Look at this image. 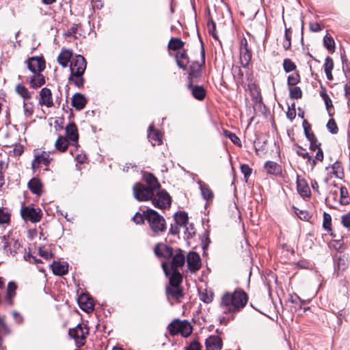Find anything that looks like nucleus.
Here are the masks:
<instances>
[{
  "label": "nucleus",
  "instance_id": "obj_60",
  "mask_svg": "<svg viewBox=\"0 0 350 350\" xmlns=\"http://www.w3.org/2000/svg\"><path fill=\"white\" fill-rule=\"evenodd\" d=\"M12 316H13V318L15 321V322L18 324H22L23 322V316L18 313V312L16 311H13L12 312Z\"/></svg>",
  "mask_w": 350,
  "mask_h": 350
},
{
  "label": "nucleus",
  "instance_id": "obj_46",
  "mask_svg": "<svg viewBox=\"0 0 350 350\" xmlns=\"http://www.w3.org/2000/svg\"><path fill=\"white\" fill-rule=\"evenodd\" d=\"M167 293L176 299L182 297L183 295L181 290L178 287H167Z\"/></svg>",
  "mask_w": 350,
  "mask_h": 350
},
{
  "label": "nucleus",
  "instance_id": "obj_57",
  "mask_svg": "<svg viewBox=\"0 0 350 350\" xmlns=\"http://www.w3.org/2000/svg\"><path fill=\"white\" fill-rule=\"evenodd\" d=\"M145 212L144 211L142 214L139 213H137L134 217H133V221L137 224H140L144 223V219H146L145 217Z\"/></svg>",
  "mask_w": 350,
  "mask_h": 350
},
{
  "label": "nucleus",
  "instance_id": "obj_30",
  "mask_svg": "<svg viewBox=\"0 0 350 350\" xmlns=\"http://www.w3.org/2000/svg\"><path fill=\"white\" fill-rule=\"evenodd\" d=\"M53 272L57 275H63L68 272V267L67 263L54 261L51 265Z\"/></svg>",
  "mask_w": 350,
  "mask_h": 350
},
{
  "label": "nucleus",
  "instance_id": "obj_37",
  "mask_svg": "<svg viewBox=\"0 0 350 350\" xmlns=\"http://www.w3.org/2000/svg\"><path fill=\"white\" fill-rule=\"evenodd\" d=\"M323 45L329 51H335V42L331 35L327 33L323 38Z\"/></svg>",
  "mask_w": 350,
  "mask_h": 350
},
{
  "label": "nucleus",
  "instance_id": "obj_9",
  "mask_svg": "<svg viewBox=\"0 0 350 350\" xmlns=\"http://www.w3.org/2000/svg\"><path fill=\"white\" fill-rule=\"evenodd\" d=\"M1 240V245L7 253L16 254L21 247L20 243L10 236H3Z\"/></svg>",
  "mask_w": 350,
  "mask_h": 350
},
{
  "label": "nucleus",
  "instance_id": "obj_36",
  "mask_svg": "<svg viewBox=\"0 0 350 350\" xmlns=\"http://www.w3.org/2000/svg\"><path fill=\"white\" fill-rule=\"evenodd\" d=\"M55 145L57 150L64 152L69 145V142L66 137L59 136L56 140Z\"/></svg>",
  "mask_w": 350,
  "mask_h": 350
},
{
  "label": "nucleus",
  "instance_id": "obj_56",
  "mask_svg": "<svg viewBox=\"0 0 350 350\" xmlns=\"http://www.w3.org/2000/svg\"><path fill=\"white\" fill-rule=\"evenodd\" d=\"M296 152L298 155L302 157L304 159H307V161L311 160V156L308 152H306L305 149L302 148L301 147L298 146Z\"/></svg>",
  "mask_w": 350,
  "mask_h": 350
},
{
  "label": "nucleus",
  "instance_id": "obj_16",
  "mask_svg": "<svg viewBox=\"0 0 350 350\" xmlns=\"http://www.w3.org/2000/svg\"><path fill=\"white\" fill-rule=\"evenodd\" d=\"M38 104L48 108L53 106L52 93L50 89L44 88L40 90L38 97Z\"/></svg>",
  "mask_w": 350,
  "mask_h": 350
},
{
  "label": "nucleus",
  "instance_id": "obj_40",
  "mask_svg": "<svg viewBox=\"0 0 350 350\" xmlns=\"http://www.w3.org/2000/svg\"><path fill=\"white\" fill-rule=\"evenodd\" d=\"M340 203L342 205H347L350 202L349 192L345 187H341L340 189Z\"/></svg>",
  "mask_w": 350,
  "mask_h": 350
},
{
  "label": "nucleus",
  "instance_id": "obj_54",
  "mask_svg": "<svg viewBox=\"0 0 350 350\" xmlns=\"http://www.w3.org/2000/svg\"><path fill=\"white\" fill-rule=\"evenodd\" d=\"M10 333L11 330L5 323L4 318L1 321H0V334L7 335Z\"/></svg>",
  "mask_w": 350,
  "mask_h": 350
},
{
  "label": "nucleus",
  "instance_id": "obj_6",
  "mask_svg": "<svg viewBox=\"0 0 350 350\" xmlns=\"http://www.w3.org/2000/svg\"><path fill=\"white\" fill-rule=\"evenodd\" d=\"M69 336L72 338L76 345L78 347H81L85 345V339L89 334L88 327L83 324H79L73 329H70Z\"/></svg>",
  "mask_w": 350,
  "mask_h": 350
},
{
  "label": "nucleus",
  "instance_id": "obj_26",
  "mask_svg": "<svg viewBox=\"0 0 350 350\" xmlns=\"http://www.w3.org/2000/svg\"><path fill=\"white\" fill-rule=\"evenodd\" d=\"M187 88L191 90V94L195 98L199 100H202L206 96V92L202 86H193L192 85V82L190 81L187 85Z\"/></svg>",
  "mask_w": 350,
  "mask_h": 350
},
{
  "label": "nucleus",
  "instance_id": "obj_11",
  "mask_svg": "<svg viewBox=\"0 0 350 350\" xmlns=\"http://www.w3.org/2000/svg\"><path fill=\"white\" fill-rule=\"evenodd\" d=\"M154 206L159 208H165L171 204L170 195L165 191H159L157 195L152 198Z\"/></svg>",
  "mask_w": 350,
  "mask_h": 350
},
{
  "label": "nucleus",
  "instance_id": "obj_27",
  "mask_svg": "<svg viewBox=\"0 0 350 350\" xmlns=\"http://www.w3.org/2000/svg\"><path fill=\"white\" fill-rule=\"evenodd\" d=\"M264 167L269 174L278 176L282 173V167L273 161H267L264 165Z\"/></svg>",
  "mask_w": 350,
  "mask_h": 350
},
{
  "label": "nucleus",
  "instance_id": "obj_2",
  "mask_svg": "<svg viewBox=\"0 0 350 350\" xmlns=\"http://www.w3.org/2000/svg\"><path fill=\"white\" fill-rule=\"evenodd\" d=\"M247 299V294L242 290L227 292L221 296L219 307L225 314L236 313L245 307Z\"/></svg>",
  "mask_w": 350,
  "mask_h": 350
},
{
  "label": "nucleus",
  "instance_id": "obj_58",
  "mask_svg": "<svg viewBox=\"0 0 350 350\" xmlns=\"http://www.w3.org/2000/svg\"><path fill=\"white\" fill-rule=\"evenodd\" d=\"M296 265L301 268H304V269H310L312 268V264L310 262H309L306 260H304V259L299 260L296 263Z\"/></svg>",
  "mask_w": 350,
  "mask_h": 350
},
{
  "label": "nucleus",
  "instance_id": "obj_5",
  "mask_svg": "<svg viewBox=\"0 0 350 350\" xmlns=\"http://www.w3.org/2000/svg\"><path fill=\"white\" fill-rule=\"evenodd\" d=\"M168 330L172 336L180 334L183 337H187L192 332V327L187 321L175 319L168 325Z\"/></svg>",
  "mask_w": 350,
  "mask_h": 350
},
{
  "label": "nucleus",
  "instance_id": "obj_20",
  "mask_svg": "<svg viewBox=\"0 0 350 350\" xmlns=\"http://www.w3.org/2000/svg\"><path fill=\"white\" fill-rule=\"evenodd\" d=\"M148 138L153 146L162 144V134L154 129L153 125L149 126Z\"/></svg>",
  "mask_w": 350,
  "mask_h": 350
},
{
  "label": "nucleus",
  "instance_id": "obj_42",
  "mask_svg": "<svg viewBox=\"0 0 350 350\" xmlns=\"http://www.w3.org/2000/svg\"><path fill=\"white\" fill-rule=\"evenodd\" d=\"M81 29V25L78 24H72L69 29L66 32L64 33V36L66 38L73 37L75 38H78V31ZM80 36V33H79Z\"/></svg>",
  "mask_w": 350,
  "mask_h": 350
},
{
  "label": "nucleus",
  "instance_id": "obj_4",
  "mask_svg": "<svg viewBox=\"0 0 350 350\" xmlns=\"http://www.w3.org/2000/svg\"><path fill=\"white\" fill-rule=\"evenodd\" d=\"M145 217L150 229L154 234H159L165 231V220L163 217L160 215L157 211L148 208L145 212Z\"/></svg>",
  "mask_w": 350,
  "mask_h": 350
},
{
  "label": "nucleus",
  "instance_id": "obj_25",
  "mask_svg": "<svg viewBox=\"0 0 350 350\" xmlns=\"http://www.w3.org/2000/svg\"><path fill=\"white\" fill-rule=\"evenodd\" d=\"M297 188L298 193L303 197H308L310 195V187L304 178L297 177Z\"/></svg>",
  "mask_w": 350,
  "mask_h": 350
},
{
  "label": "nucleus",
  "instance_id": "obj_48",
  "mask_svg": "<svg viewBox=\"0 0 350 350\" xmlns=\"http://www.w3.org/2000/svg\"><path fill=\"white\" fill-rule=\"evenodd\" d=\"M24 115L26 117H29L33 112V103L29 100H23V103Z\"/></svg>",
  "mask_w": 350,
  "mask_h": 350
},
{
  "label": "nucleus",
  "instance_id": "obj_43",
  "mask_svg": "<svg viewBox=\"0 0 350 350\" xmlns=\"http://www.w3.org/2000/svg\"><path fill=\"white\" fill-rule=\"evenodd\" d=\"M175 221L176 223L180 226H185L188 222V216L187 214L185 212H180L175 215Z\"/></svg>",
  "mask_w": 350,
  "mask_h": 350
},
{
  "label": "nucleus",
  "instance_id": "obj_24",
  "mask_svg": "<svg viewBox=\"0 0 350 350\" xmlns=\"http://www.w3.org/2000/svg\"><path fill=\"white\" fill-rule=\"evenodd\" d=\"M87 103V100L84 95L80 93H76L72 98V105L77 110L83 109Z\"/></svg>",
  "mask_w": 350,
  "mask_h": 350
},
{
  "label": "nucleus",
  "instance_id": "obj_51",
  "mask_svg": "<svg viewBox=\"0 0 350 350\" xmlns=\"http://www.w3.org/2000/svg\"><path fill=\"white\" fill-rule=\"evenodd\" d=\"M331 225H332V217L329 214L327 213H323V226L324 229L327 231L331 230Z\"/></svg>",
  "mask_w": 350,
  "mask_h": 350
},
{
  "label": "nucleus",
  "instance_id": "obj_38",
  "mask_svg": "<svg viewBox=\"0 0 350 350\" xmlns=\"http://www.w3.org/2000/svg\"><path fill=\"white\" fill-rule=\"evenodd\" d=\"M319 94L322 99L323 100L327 109L329 111V108H332L333 107L332 103L329 95L327 94L326 88L322 85L321 86Z\"/></svg>",
  "mask_w": 350,
  "mask_h": 350
},
{
  "label": "nucleus",
  "instance_id": "obj_10",
  "mask_svg": "<svg viewBox=\"0 0 350 350\" xmlns=\"http://www.w3.org/2000/svg\"><path fill=\"white\" fill-rule=\"evenodd\" d=\"M25 63L31 73L42 72L45 68V61L41 57H31Z\"/></svg>",
  "mask_w": 350,
  "mask_h": 350
},
{
  "label": "nucleus",
  "instance_id": "obj_34",
  "mask_svg": "<svg viewBox=\"0 0 350 350\" xmlns=\"http://www.w3.org/2000/svg\"><path fill=\"white\" fill-rule=\"evenodd\" d=\"M144 178L146 183L148 185V188L151 189L152 191H154V190L159 188L160 185L157 178L152 174H145L144 176Z\"/></svg>",
  "mask_w": 350,
  "mask_h": 350
},
{
  "label": "nucleus",
  "instance_id": "obj_64",
  "mask_svg": "<svg viewBox=\"0 0 350 350\" xmlns=\"http://www.w3.org/2000/svg\"><path fill=\"white\" fill-rule=\"evenodd\" d=\"M24 151V148H23V146H21V145H16L14 148H13V153L15 156H20L22 154V153Z\"/></svg>",
  "mask_w": 350,
  "mask_h": 350
},
{
  "label": "nucleus",
  "instance_id": "obj_3",
  "mask_svg": "<svg viewBox=\"0 0 350 350\" xmlns=\"http://www.w3.org/2000/svg\"><path fill=\"white\" fill-rule=\"evenodd\" d=\"M86 69V61L80 55H75L72 58L70 64V75L69 81L73 83L76 86L80 88L83 85V74Z\"/></svg>",
  "mask_w": 350,
  "mask_h": 350
},
{
  "label": "nucleus",
  "instance_id": "obj_14",
  "mask_svg": "<svg viewBox=\"0 0 350 350\" xmlns=\"http://www.w3.org/2000/svg\"><path fill=\"white\" fill-rule=\"evenodd\" d=\"M187 263L188 269L191 273H195L201 268V260L200 256L196 252H189Z\"/></svg>",
  "mask_w": 350,
  "mask_h": 350
},
{
  "label": "nucleus",
  "instance_id": "obj_33",
  "mask_svg": "<svg viewBox=\"0 0 350 350\" xmlns=\"http://www.w3.org/2000/svg\"><path fill=\"white\" fill-rule=\"evenodd\" d=\"M15 90L24 100H29L32 98V93L23 84L16 85Z\"/></svg>",
  "mask_w": 350,
  "mask_h": 350
},
{
  "label": "nucleus",
  "instance_id": "obj_29",
  "mask_svg": "<svg viewBox=\"0 0 350 350\" xmlns=\"http://www.w3.org/2000/svg\"><path fill=\"white\" fill-rule=\"evenodd\" d=\"M28 187L33 193L37 196H40L42 193V184L38 178L31 179L28 183Z\"/></svg>",
  "mask_w": 350,
  "mask_h": 350
},
{
  "label": "nucleus",
  "instance_id": "obj_49",
  "mask_svg": "<svg viewBox=\"0 0 350 350\" xmlns=\"http://www.w3.org/2000/svg\"><path fill=\"white\" fill-rule=\"evenodd\" d=\"M300 81V76L298 73L294 72L288 75L287 79V84L288 87L294 86Z\"/></svg>",
  "mask_w": 350,
  "mask_h": 350
},
{
  "label": "nucleus",
  "instance_id": "obj_62",
  "mask_svg": "<svg viewBox=\"0 0 350 350\" xmlns=\"http://www.w3.org/2000/svg\"><path fill=\"white\" fill-rule=\"evenodd\" d=\"M229 139L231 140V142L238 146H241V140L237 136V135L235 133H233L232 135H230L229 136Z\"/></svg>",
  "mask_w": 350,
  "mask_h": 350
},
{
  "label": "nucleus",
  "instance_id": "obj_21",
  "mask_svg": "<svg viewBox=\"0 0 350 350\" xmlns=\"http://www.w3.org/2000/svg\"><path fill=\"white\" fill-rule=\"evenodd\" d=\"M72 53L68 49H62L61 53L57 57L58 63L64 68L68 66V62L71 63Z\"/></svg>",
  "mask_w": 350,
  "mask_h": 350
},
{
  "label": "nucleus",
  "instance_id": "obj_12",
  "mask_svg": "<svg viewBox=\"0 0 350 350\" xmlns=\"http://www.w3.org/2000/svg\"><path fill=\"white\" fill-rule=\"evenodd\" d=\"M252 59V52L248 48L247 41L245 38L241 40L240 62L243 67H247Z\"/></svg>",
  "mask_w": 350,
  "mask_h": 350
},
{
  "label": "nucleus",
  "instance_id": "obj_1",
  "mask_svg": "<svg viewBox=\"0 0 350 350\" xmlns=\"http://www.w3.org/2000/svg\"><path fill=\"white\" fill-rule=\"evenodd\" d=\"M154 252L157 257L168 260V262L161 263L162 269L167 277L170 276L169 267L171 270H178L185 263L184 252L179 248L174 249L164 243H158Z\"/></svg>",
  "mask_w": 350,
  "mask_h": 350
},
{
  "label": "nucleus",
  "instance_id": "obj_39",
  "mask_svg": "<svg viewBox=\"0 0 350 350\" xmlns=\"http://www.w3.org/2000/svg\"><path fill=\"white\" fill-rule=\"evenodd\" d=\"M184 42L178 38H172L168 43V48L171 50L176 51L183 47Z\"/></svg>",
  "mask_w": 350,
  "mask_h": 350
},
{
  "label": "nucleus",
  "instance_id": "obj_63",
  "mask_svg": "<svg viewBox=\"0 0 350 350\" xmlns=\"http://www.w3.org/2000/svg\"><path fill=\"white\" fill-rule=\"evenodd\" d=\"M201 346L197 341H193L191 342L189 346L187 348V350H200Z\"/></svg>",
  "mask_w": 350,
  "mask_h": 350
},
{
  "label": "nucleus",
  "instance_id": "obj_22",
  "mask_svg": "<svg viewBox=\"0 0 350 350\" xmlns=\"http://www.w3.org/2000/svg\"><path fill=\"white\" fill-rule=\"evenodd\" d=\"M201 195L204 200L208 202L213 199L214 195L210 187L204 182L199 180L198 181Z\"/></svg>",
  "mask_w": 350,
  "mask_h": 350
},
{
  "label": "nucleus",
  "instance_id": "obj_35",
  "mask_svg": "<svg viewBox=\"0 0 350 350\" xmlns=\"http://www.w3.org/2000/svg\"><path fill=\"white\" fill-rule=\"evenodd\" d=\"M172 274L170 276V284L172 287H178L183 281V276L179 270H171Z\"/></svg>",
  "mask_w": 350,
  "mask_h": 350
},
{
  "label": "nucleus",
  "instance_id": "obj_28",
  "mask_svg": "<svg viewBox=\"0 0 350 350\" xmlns=\"http://www.w3.org/2000/svg\"><path fill=\"white\" fill-rule=\"evenodd\" d=\"M17 289V285L14 282H10L8 284L5 295L6 301L10 304H13V299L16 296V291Z\"/></svg>",
  "mask_w": 350,
  "mask_h": 350
},
{
  "label": "nucleus",
  "instance_id": "obj_61",
  "mask_svg": "<svg viewBox=\"0 0 350 350\" xmlns=\"http://www.w3.org/2000/svg\"><path fill=\"white\" fill-rule=\"evenodd\" d=\"M305 134L306 137L310 142H313V140L316 139V137L314 135V133L311 131L310 129H308L307 127H305Z\"/></svg>",
  "mask_w": 350,
  "mask_h": 350
},
{
  "label": "nucleus",
  "instance_id": "obj_55",
  "mask_svg": "<svg viewBox=\"0 0 350 350\" xmlns=\"http://www.w3.org/2000/svg\"><path fill=\"white\" fill-rule=\"evenodd\" d=\"M333 68H334V62H333L332 59L329 57H327L325 60V64H324L325 72L332 71L333 70Z\"/></svg>",
  "mask_w": 350,
  "mask_h": 350
},
{
  "label": "nucleus",
  "instance_id": "obj_19",
  "mask_svg": "<svg viewBox=\"0 0 350 350\" xmlns=\"http://www.w3.org/2000/svg\"><path fill=\"white\" fill-rule=\"evenodd\" d=\"M206 350H221L222 348V340L218 336H211L205 342Z\"/></svg>",
  "mask_w": 350,
  "mask_h": 350
},
{
  "label": "nucleus",
  "instance_id": "obj_13",
  "mask_svg": "<svg viewBox=\"0 0 350 350\" xmlns=\"http://www.w3.org/2000/svg\"><path fill=\"white\" fill-rule=\"evenodd\" d=\"M24 77L25 81L33 89H38L45 83V77L42 72L31 73L30 75Z\"/></svg>",
  "mask_w": 350,
  "mask_h": 350
},
{
  "label": "nucleus",
  "instance_id": "obj_52",
  "mask_svg": "<svg viewBox=\"0 0 350 350\" xmlns=\"http://www.w3.org/2000/svg\"><path fill=\"white\" fill-rule=\"evenodd\" d=\"M327 128L329 130L330 133L332 134H336L338 133V126L336 125V123L334 119H330L327 124Z\"/></svg>",
  "mask_w": 350,
  "mask_h": 350
},
{
  "label": "nucleus",
  "instance_id": "obj_44",
  "mask_svg": "<svg viewBox=\"0 0 350 350\" xmlns=\"http://www.w3.org/2000/svg\"><path fill=\"white\" fill-rule=\"evenodd\" d=\"M10 213L5 208H0V224H7L10 221Z\"/></svg>",
  "mask_w": 350,
  "mask_h": 350
},
{
  "label": "nucleus",
  "instance_id": "obj_45",
  "mask_svg": "<svg viewBox=\"0 0 350 350\" xmlns=\"http://www.w3.org/2000/svg\"><path fill=\"white\" fill-rule=\"evenodd\" d=\"M289 95L291 98L299 99L302 96V91L299 87L291 86L289 87Z\"/></svg>",
  "mask_w": 350,
  "mask_h": 350
},
{
  "label": "nucleus",
  "instance_id": "obj_7",
  "mask_svg": "<svg viewBox=\"0 0 350 350\" xmlns=\"http://www.w3.org/2000/svg\"><path fill=\"white\" fill-rule=\"evenodd\" d=\"M21 215L25 221L37 223L40 221L42 213L40 208H36L33 206L29 205L21 208Z\"/></svg>",
  "mask_w": 350,
  "mask_h": 350
},
{
  "label": "nucleus",
  "instance_id": "obj_15",
  "mask_svg": "<svg viewBox=\"0 0 350 350\" xmlns=\"http://www.w3.org/2000/svg\"><path fill=\"white\" fill-rule=\"evenodd\" d=\"M202 59L201 62H193L190 65L189 67V78L192 79L193 78H198L200 75L202 67L205 64V58H204V50L202 47L201 51Z\"/></svg>",
  "mask_w": 350,
  "mask_h": 350
},
{
  "label": "nucleus",
  "instance_id": "obj_31",
  "mask_svg": "<svg viewBox=\"0 0 350 350\" xmlns=\"http://www.w3.org/2000/svg\"><path fill=\"white\" fill-rule=\"evenodd\" d=\"M66 133L69 140L77 142L79 139L78 130L77 126L73 123H70L66 126Z\"/></svg>",
  "mask_w": 350,
  "mask_h": 350
},
{
  "label": "nucleus",
  "instance_id": "obj_53",
  "mask_svg": "<svg viewBox=\"0 0 350 350\" xmlns=\"http://www.w3.org/2000/svg\"><path fill=\"white\" fill-rule=\"evenodd\" d=\"M241 171L244 174V177L247 181L252 174V169L248 165L243 164L241 165Z\"/></svg>",
  "mask_w": 350,
  "mask_h": 350
},
{
  "label": "nucleus",
  "instance_id": "obj_41",
  "mask_svg": "<svg viewBox=\"0 0 350 350\" xmlns=\"http://www.w3.org/2000/svg\"><path fill=\"white\" fill-rule=\"evenodd\" d=\"M232 74L237 83H243V72L239 66H233L232 68Z\"/></svg>",
  "mask_w": 350,
  "mask_h": 350
},
{
  "label": "nucleus",
  "instance_id": "obj_8",
  "mask_svg": "<svg viewBox=\"0 0 350 350\" xmlns=\"http://www.w3.org/2000/svg\"><path fill=\"white\" fill-rule=\"evenodd\" d=\"M133 191L135 198L139 201H147L154 196V191L141 183H135Z\"/></svg>",
  "mask_w": 350,
  "mask_h": 350
},
{
  "label": "nucleus",
  "instance_id": "obj_47",
  "mask_svg": "<svg viewBox=\"0 0 350 350\" xmlns=\"http://www.w3.org/2000/svg\"><path fill=\"white\" fill-rule=\"evenodd\" d=\"M200 297L203 302L209 304L213 299V293L211 291L205 290L200 293Z\"/></svg>",
  "mask_w": 350,
  "mask_h": 350
},
{
  "label": "nucleus",
  "instance_id": "obj_59",
  "mask_svg": "<svg viewBox=\"0 0 350 350\" xmlns=\"http://www.w3.org/2000/svg\"><path fill=\"white\" fill-rule=\"evenodd\" d=\"M341 223L344 227L350 229V213L342 215Z\"/></svg>",
  "mask_w": 350,
  "mask_h": 350
},
{
  "label": "nucleus",
  "instance_id": "obj_17",
  "mask_svg": "<svg viewBox=\"0 0 350 350\" xmlns=\"http://www.w3.org/2000/svg\"><path fill=\"white\" fill-rule=\"evenodd\" d=\"M51 159L49 157V153L43 151L40 154L37 152L35 154V158L32 161L31 166L33 170L39 168L42 165L48 166L50 163Z\"/></svg>",
  "mask_w": 350,
  "mask_h": 350
},
{
  "label": "nucleus",
  "instance_id": "obj_50",
  "mask_svg": "<svg viewBox=\"0 0 350 350\" xmlns=\"http://www.w3.org/2000/svg\"><path fill=\"white\" fill-rule=\"evenodd\" d=\"M283 68L286 72H290L296 69V65L290 59H285L283 62Z\"/></svg>",
  "mask_w": 350,
  "mask_h": 350
},
{
  "label": "nucleus",
  "instance_id": "obj_18",
  "mask_svg": "<svg viewBox=\"0 0 350 350\" xmlns=\"http://www.w3.org/2000/svg\"><path fill=\"white\" fill-rule=\"evenodd\" d=\"M78 303L81 309L87 312L94 310L93 300L88 294H81L78 298Z\"/></svg>",
  "mask_w": 350,
  "mask_h": 350
},
{
  "label": "nucleus",
  "instance_id": "obj_23",
  "mask_svg": "<svg viewBox=\"0 0 350 350\" xmlns=\"http://www.w3.org/2000/svg\"><path fill=\"white\" fill-rule=\"evenodd\" d=\"M329 171V176H335L337 178L342 179L344 177L343 167L340 162H335L331 167H326Z\"/></svg>",
  "mask_w": 350,
  "mask_h": 350
},
{
  "label": "nucleus",
  "instance_id": "obj_32",
  "mask_svg": "<svg viewBox=\"0 0 350 350\" xmlns=\"http://www.w3.org/2000/svg\"><path fill=\"white\" fill-rule=\"evenodd\" d=\"M176 60L179 68L185 70L189 63V57L185 51H179L176 55Z\"/></svg>",
  "mask_w": 350,
  "mask_h": 350
}]
</instances>
